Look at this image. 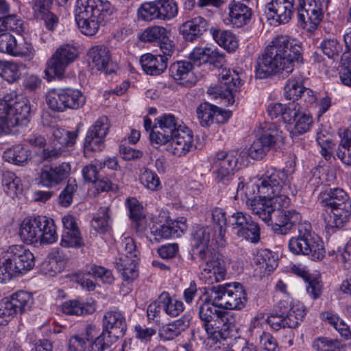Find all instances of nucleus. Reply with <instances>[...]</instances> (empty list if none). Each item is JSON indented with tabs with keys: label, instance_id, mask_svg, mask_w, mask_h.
<instances>
[{
	"label": "nucleus",
	"instance_id": "obj_19",
	"mask_svg": "<svg viewBox=\"0 0 351 351\" xmlns=\"http://www.w3.org/2000/svg\"><path fill=\"white\" fill-rule=\"evenodd\" d=\"M297 228L298 236L292 237L289 242V249L294 254H303L307 253L308 242L311 232V225L308 221L296 224L292 229Z\"/></svg>",
	"mask_w": 351,
	"mask_h": 351
},
{
	"label": "nucleus",
	"instance_id": "obj_48",
	"mask_svg": "<svg viewBox=\"0 0 351 351\" xmlns=\"http://www.w3.org/2000/svg\"><path fill=\"white\" fill-rule=\"evenodd\" d=\"M94 0H77L75 8V21L96 17Z\"/></svg>",
	"mask_w": 351,
	"mask_h": 351
},
{
	"label": "nucleus",
	"instance_id": "obj_34",
	"mask_svg": "<svg viewBox=\"0 0 351 351\" xmlns=\"http://www.w3.org/2000/svg\"><path fill=\"white\" fill-rule=\"evenodd\" d=\"M210 32L216 43L228 51H234L237 49L238 40L231 32L214 27H211Z\"/></svg>",
	"mask_w": 351,
	"mask_h": 351
},
{
	"label": "nucleus",
	"instance_id": "obj_54",
	"mask_svg": "<svg viewBox=\"0 0 351 351\" xmlns=\"http://www.w3.org/2000/svg\"><path fill=\"white\" fill-rule=\"evenodd\" d=\"M3 157L5 161L17 165H23L28 159L27 152L20 146L8 149Z\"/></svg>",
	"mask_w": 351,
	"mask_h": 351
},
{
	"label": "nucleus",
	"instance_id": "obj_35",
	"mask_svg": "<svg viewBox=\"0 0 351 351\" xmlns=\"http://www.w3.org/2000/svg\"><path fill=\"white\" fill-rule=\"evenodd\" d=\"M232 116V111H197V117L202 127L213 123H224Z\"/></svg>",
	"mask_w": 351,
	"mask_h": 351
},
{
	"label": "nucleus",
	"instance_id": "obj_6",
	"mask_svg": "<svg viewBox=\"0 0 351 351\" xmlns=\"http://www.w3.org/2000/svg\"><path fill=\"white\" fill-rule=\"evenodd\" d=\"M238 160L234 153L219 152L213 157L211 166L215 175V180L218 184L228 188L229 195H232L234 199L243 195L247 198L251 197V184H248L245 190L244 179L234 176L237 168Z\"/></svg>",
	"mask_w": 351,
	"mask_h": 351
},
{
	"label": "nucleus",
	"instance_id": "obj_52",
	"mask_svg": "<svg viewBox=\"0 0 351 351\" xmlns=\"http://www.w3.org/2000/svg\"><path fill=\"white\" fill-rule=\"evenodd\" d=\"M110 215L108 207H101L92 222L91 226L99 233H104L109 226Z\"/></svg>",
	"mask_w": 351,
	"mask_h": 351
},
{
	"label": "nucleus",
	"instance_id": "obj_53",
	"mask_svg": "<svg viewBox=\"0 0 351 351\" xmlns=\"http://www.w3.org/2000/svg\"><path fill=\"white\" fill-rule=\"evenodd\" d=\"M62 99L66 103L64 107L73 110L83 108L86 102V97L78 90H73L65 93V96L62 97Z\"/></svg>",
	"mask_w": 351,
	"mask_h": 351
},
{
	"label": "nucleus",
	"instance_id": "obj_42",
	"mask_svg": "<svg viewBox=\"0 0 351 351\" xmlns=\"http://www.w3.org/2000/svg\"><path fill=\"white\" fill-rule=\"evenodd\" d=\"M159 302L168 315L176 317L184 311L182 302L171 298L167 292L164 291L159 295Z\"/></svg>",
	"mask_w": 351,
	"mask_h": 351
},
{
	"label": "nucleus",
	"instance_id": "obj_43",
	"mask_svg": "<svg viewBox=\"0 0 351 351\" xmlns=\"http://www.w3.org/2000/svg\"><path fill=\"white\" fill-rule=\"evenodd\" d=\"M306 248L307 253L305 255H308L313 261H321L325 256V249L322 240L312 232Z\"/></svg>",
	"mask_w": 351,
	"mask_h": 351
},
{
	"label": "nucleus",
	"instance_id": "obj_14",
	"mask_svg": "<svg viewBox=\"0 0 351 351\" xmlns=\"http://www.w3.org/2000/svg\"><path fill=\"white\" fill-rule=\"evenodd\" d=\"M111 337L106 332H101L99 337L88 344L81 336L72 337L69 340V351H110L112 345Z\"/></svg>",
	"mask_w": 351,
	"mask_h": 351
},
{
	"label": "nucleus",
	"instance_id": "obj_47",
	"mask_svg": "<svg viewBox=\"0 0 351 351\" xmlns=\"http://www.w3.org/2000/svg\"><path fill=\"white\" fill-rule=\"evenodd\" d=\"M341 212L326 208L322 217L325 223L326 228H339L346 223L350 216L341 217Z\"/></svg>",
	"mask_w": 351,
	"mask_h": 351
},
{
	"label": "nucleus",
	"instance_id": "obj_8",
	"mask_svg": "<svg viewBox=\"0 0 351 351\" xmlns=\"http://www.w3.org/2000/svg\"><path fill=\"white\" fill-rule=\"evenodd\" d=\"M210 300L219 308L231 310L243 308L247 302L245 291L239 282L210 287Z\"/></svg>",
	"mask_w": 351,
	"mask_h": 351
},
{
	"label": "nucleus",
	"instance_id": "obj_58",
	"mask_svg": "<svg viewBox=\"0 0 351 351\" xmlns=\"http://www.w3.org/2000/svg\"><path fill=\"white\" fill-rule=\"evenodd\" d=\"M138 14L140 19L145 21L159 20L156 1L142 4L138 10Z\"/></svg>",
	"mask_w": 351,
	"mask_h": 351
},
{
	"label": "nucleus",
	"instance_id": "obj_39",
	"mask_svg": "<svg viewBox=\"0 0 351 351\" xmlns=\"http://www.w3.org/2000/svg\"><path fill=\"white\" fill-rule=\"evenodd\" d=\"M64 313L70 315H84L91 314L95 311V306L90 303L80 302L76 300L64 302L62 305Z\"/></svg>",
	"mask_w": 351,
	"mask_h": 351
},
{
	"label": "nucleus",
	"instance_id": "obj_51",
	"mask_svg": "<svg viewBox=\"0 0 351 351\" xmlns=\"http://www.w3.org/2000/svg\"><path fill=\"white\" fill-rule=\"evenodd\" d=\"M60 245L63 247L80 248L84 245L79 229L73 231L63 230Z\"/></svg>",
	"mask_w": 351,
	"mask_h": 351
},
{
	"label": "nucleus",
	"instance_id": "obj_24",
	"mask_svg": "<svg viewBox=\"0 0 351 351\" xmlns=\"http://www.w3.org/2000/svg\"><path fill=\"white\" fill-rule=\"evenodd\" d=\"M87 56L88 60L97 70L110 73L108 66L111 63V53L109 49L104 45H96L91 47Z\"/></svg>",
	"mask_w": 351,
	"mask_h": 351
},
{
	"label": "nucleus",
	"instance_id": "obj_50",
	"mask_svg": "<svg viewBox=\"0 0 351 351\" xmlns=\"http://www.w3.org/2000/svg\"><path fill=\"white\" fill-rule=\"evenodd\" d=\"M169 34V32L165 27L154 25L145 29L141 34L140 39L143 42L159 43Z\"/></svg>",
	"mask_w": 351,
	"mask_h": 351
},
{
	"label": "nucleus",
	"instance_id": "obj_64",
	"mask_svg": "<svg viewBox=\"0 0 351 351\" xmlns=\"http://www.w3.org/2000/svg\"><path fill=\"white\" fill-rule=\"evenodd\" d=\"M104 138L87 133L84 145L85 152L101 151L105 146Z\"/></svg>",
	"mask_w": 351,
	"mask_h": 351
},
{
	"label": "nucleus",
	"instance_id": "obj_49",
	"mask_svg": "<svg viewBox=\"0 0 351 351\" xmlns=\"http://www.w3.org/2000/svg\"><path fill=\"white\" fill-rule=\"evenodd\" d=\"M2 185L4 191L8 195L14 196L22 191L21 180L11 171H6L3 173Z\"/></svg>",
	"mask_w": 351,
	"mask_h": 351
},
{
	"label": "nucleus",
	"instance_id": "obj_63",
	"mask_svg": "<svg viewBox=\"0 0 351 351\" xmlns=\"http://www.w3.org/2000/svg\"><path fill=\"white\" fill-rule=\"evenodd\" d=\"M16 39L10 32L0 34V52L12 56Z\"/></svg>",
	"mask_w": 351,
	"mask_h": 351
},
{
	"label": "nucleus",
	"instance_id": "obj_56",
	"mask_svg": "<svg viewBox=\"0 0 351 351\" xmlns=\"http://www.w3.org/2000/svg\"><path fill=\"white\" fill-rule=\"evenodd\" d=\"M103 21L97 17H91L84 19L80 21H76V23L81 32L86 36L95 35L99 29V25Z\"/></svg>",
	"mask_w": 351,
	"mask_h": 351
},
{
	"label": "nucleus",
	"instance_id": "obj_27",
	"mask_svg": "<svg viewBox=\"0 0 351 351\" xmlns=\"http://www.w3.org/2000/svg\"><path fill=\"white\" fill-rule=\"evenodd\" d=\"M140 63L143 71L149 75H159L167 68L168 62L165 57L160 54L154 55L148 53L141 56Z\"/></svg>",
	"mask_w": 351,
	"mask_h": 351
},
{
	"label": "nucleus",
	"instance_id": "obj_7",
	"mask_svg": "<svg viewBox=\"0 0 351 351\" xmlns=\"http://www.w3.org/2000/svg\"><path fill=\"white\" fill-rule=\"evenodd\" d=\"M19 235L27 243H52L58 238L53 219L45 216L25 218L21 223Z\"/></svg>",
	"mask_w": 351,
	"mask_h": 351
},
{
	"label": "nucleus",
	"instance_id": "obj_2",
	"mask_svg": "<svg viewBox=\"0 0 351 351\" xmlns=\"http://www.w3.org/2000/svg\"><path fill=\"white\" fill-rule=\"evenodd\" d=\"M302 51L297 40L285 36L276 37L257 59L256 77L264 79L282 72L291 73L295 63L302 62Z\"/></svg>",
	"mask_w": 351,
	"mask_h": 351
},
{
	"label": "nucleus",
	"instance_id": "obj_3",
	"mask_svg": "<svg viewBox=\"0 0 351 351\" xmlns=\"http://www.w3.org/2000/svg\"><path fill=\"white\" fill-rule=\"evenodd\" d=\"M193 132L181 120L171 113H165L154 121V129L149 133L152 145L158 147L167 145V150L181 157L190 152L193 146Z\"/></svg>",
	"mask_w": 351,
	"mask_h": 351
},
{
	"label": "nucleus",
	"instance_id": "obj_61",
	"mask_svg": "<svg viewBox=\"0 0 351 351\" xmlns=\"http://www.w3.org/2000/svg\"><path fill=\"white\" fill-rule=\"evenodd\" d=\"M141 184L152 191L158 190L160 186V182L158 176L154 172L145 169L140 176Z\"/></svg>",
	"mask_w": 351,
	"mask_h": 351
},
{
	"label": "nucleus",
	"instance_id": "obj_32",
	"mask_svg": "<svg viewBox=\"0 0 351 351\" xmlns=\"http://www.w3.org/2000/svg\"><path fill=\"white\" fill-rule=\"evenodd\" d=\"M298 16L301 26L309 32H313L317 29L318 25L322 21L324 12L323 11L315 12L311 10L304 8H298Z\"/></svg>",
	"mask_w": 351,
	"mask_h": 351
},
{
	"label": "nucleus",
	"instance_id": "obj_46",
	"mask_svg": "<svg viewBox=\"0 0 351 351\" xmlns=\"http://www.w3.org/2000/svg\"><path fill=\"white\" fill-rule=\"evenodd\" d=\"M78 129L76 131L71 132L67 131L64 128L55 127L53 128L52 135L53 139L59 143L62 147H72L75 143V140L77 136Z\"/></svg>",
	"mask_w": 351,
	"mask_h": 351
},
{
	"label": "nucleus",
	"instance_id": "obj_26",
	"mask_svg": "<svg viewBox=\"0 0 351 351\" xmlns=\"http://www.w3.org/2000/svg\"><path fill=\"white\" fill-rule=\"evenodd\" d=\"M267 8L269 12L274 14L273 19L279 23H287L294 12V0H271Z\"/></svg>",
	"mask_w": 351,
	"mask_h": 351
},
{
	"label": "nucleus",
	"instance_id": "obj_38",
	"mask_svg": "<svg viewBox=\"0 0 351 351\" xmlns=\"http://www.w3.org/2000/svg\"><path fill=\"white\" fill-rule=\"evenodd\" d=\"M136 263V258H129L127 256H120L116 262V267L125 281H132L138 276Z\"/></svg>",
	"mask_w": 351,
	"mask_h": 351
},
{
	"label": "nucleus",
	"instance_id": "obj_15",
	"mask_svg": "<svg viewBox=\"0 0 351 351\" xmlns=\"http://www.w3.org/2000/svg\"><path fill=\"white\" fill-rule=\"evenodd\" d=\"M103 332L115 339L122 337L126 331L127 325L123 315L118 311H109L103 317Z\"/></svg>",
	"mask_w": 351,
	"mask_h": 351
},
{
	"label": "nucleus",
	"instance_id": "obj_28",
	"mask_svg": "<svg viewBox=\"0 0 351 351\" xmlns=\"http://www.w3.org/2000/svg\"><path fill=\"white\" fill-rule=\"evenodd\" d=\"M30 111H0V134L16 125H26Z\"/></svg>",
	"mask_w": 351,
	"mask_h": 351
},
{
	"label": "nucleus",
	"instance_id": "obj_4",
	"mask_svg": "<svg viewBox=\"0 0 351 351\" xmlns=\"http://www.w3.org/2000/svg\"><path fill=\"white\" fill-rule=\"evenodd\" d=\"M193 254L205 263L206 282L212 285L225 278L226 269L223 261L213 252L214 247H223L217 241V232L209 226H197L191 233Z\"/></svg>",
	"mask_w": 351,
	"mask_h": 351
},
{
	"label": "nucleus",
	"instance_id": "obj_10",
	"mask_svg": "<svg viewBox=\"0 0 351 351\" xmlns=\"http://www.w3.org/2000/svg\"><path fill=\"white\" fill-rule=\"evenodd\" d=\"M78 56L76 47L71 45H63L58 48L48 62L47 73L60 77L66 67L73 62Z\"/></svg>",
	"mask_w": 351,
	"mask_h": 351
},
{
	"label": "nucleus",
	"instance_id": "obj_62",
	"mask_svg": "<svg viewBox=\"0 0 351 351\" xmlns=\"http://www.w3.org/2000/svg\"><path fill=\"white\" fill-rule=\"evenodd\" d=\"M110 123L108 118L106 116L99 117L93 125H92L87 133L97 135L99 137H106L108 132Z\"/></svg>",
	"mask_w": 351,
	"mask_h": 351
},
{
	"label": "nucleus",
	"instance_id": "obj_12",
	"mask_svg": "<svg viewBox=\"0 0 351 351\" xmlns=\"http://www.w3.org/2000/svg\"><path fill=\"white\" fill-rule=\"evenodd\" d=\"M322 206L341 212V217L350 216L351 202L348 194L341 189H329L322 195Z\"/></svg>",
	"mask_w": 351,
	"mask_h": 351
},
{
	"label": "nucleus",
	"instance_id": "obj_18",
	"mask_svg": "<svg viewBox=\"0 0 351 351\" xmlns=\"http://www.w3.org/2000/svg\"><path fill=\"white\" fill-rule=\"evenodd\" d=\"M281 112L283 121L289 125H293L291 132L296 135L306 132L313 123L312 117L305 111H281Z\"/></svg>",
	"mask_w": 351,
	"mask_h": 351
},
{
	"label": "nucleus",
	"instance_id": "obj_9",
	"mask_svg": "<svg viewBox=\"0 0 351 351\" xmlns=\"http://www.w3.org/2000/svg\"><path fill=\"white\" fill-rule=\"evenodd\" d=\"M228 223L234 234L253 243L260 241V228L252 217L237 212L230 217Z\"/></svg>",
	"mask_w": 351,
	"mask_h": 351
},
{
	"label": "nucleus",
	"instance_id": "obj_36",
	"mask_svg": "<svg viewBox=\"0 0 351 351\" xmlns=\"http://www.w3.org/2000/svg\"><path fill=\"white\" fill-rule=\"evenodd\" d=\"M211 220L217 232V241L221 245L226 244L227 218L225 210L219 207H215L210 210Z\"/></svg>",
	"mask_w": 351,
	"mask_h": 351
},
{
	"label": "nucleus",
	"instance_id": "obj_25",
	"mask_svg": "<svg viewBox=\"0 0 351 351\" xmlns=\"http://www.w3.org/2000/svg\"><path fill=\"white\" fill-rule=\"evenodd\" d=\"M186 229V219L181 217L180 220L174 221L168 225L153 226L151 232L154 237V239L156 241H160L162 239L178 237L180 236L178 231L184 233Z\"/></svg>",
	"mask_w": 351,
	"mask_h": 351
},
{
	"label": "nucleus",
	"instance_id": "obj_45",
	"mask_svg": "<svg viewBox=\"0 0 351 351\" xmlns=\"http://www.w3.org/2000/svg\"><path fill=\"white\" fill-rule=\"evenodd\" d=\"M22 67L13 62H0V75L10 83L14 82L21 77Z\"/></svg>",
	"mask_w": 351,
	"mask_h": 351
},
{
	"label": "nucleus",
	"instance_id": "obj_55",
	"mask_svg": "<svg viewBox=\"0 0 351 351\" xmlns=\"http://www.w3.org/2000/svg\"><path fill=\"white\" fill-rule=\"evenodd\" d=\"M77 184L75 180L69 179L66 186L61 191L58 197V203L62 206L68 207L72 202L73 197L77 192Z\"/></svg>",
	"mask_w": 351,
	"mask_h": 351
},
{
	"label": "nucleus",
	"instance_id": "obj_21",
	"mask_svg": "<svg viewBox=\"0 0 351 351\" xmlns=\"http://www.w3.org/2000/svg\"><path fill=\"white\" fill-rule=\"evenodd\" d=\"M53 0H32V7L34 16L37 19L44 20L46 27L53 30L57 25L58 18L51 12Z\"/></svg>",
	"mask_w": 351,
	"mask_h": 351
},
{
	"label": "nucleus",
	"instance_id": "obj_29",
	"mask_svg": "<svg viewBox=\"0 0 351 351\" xmlns=\"http://www.w3.org/2000/svg\"><path fill=\"white\" fill-rule=\"evenodd\" d=\"M258 194L259 199H254L251 203L252 213L258 216L267 225L271 226L274 223L275 206L271 203L269 197H261Z\"/></svg>",
	"mask_w": 351,
	"mask_h": 351
},
{
	"label": "nucleus",
	"instance_id": "obj_57",
	"mask_svg": "<svg viewBox=\"0 0 351 351\" xmlns=\"http://www.w3.org/2000/svg\"><path fill=\"white\" fill-rule=\"evenodd\" d=\"M304 88L305 87L299 81L295 79L289 80L284 88L286 99L295 102Z\"/></svg>",
	"mask_w": 351,
	"mask_h": 351
},
{
	"label": "nucleus",
	"instance_id": "obj_16",
	"mask_svg": "<svg viewBox=\"0 0 351 351\" xmlns=\"http://www.w3.org/2000/svg\"><path fill=\"white\" fill-rule=\"evenodd\" d=\"M256 135L269 149H276L285 143L283 132L273 123L265 122L261 124Z\"/></svg>",
	"mask_w": 351,
	"mask_h": 351
},
{
	"label": "nucleus",
	"instance_id": "obj_20",
	"mask_svg": "<svg viewBox=\"0 0 351 351\" xmlns=\"http://www.w3.org/2000/svg\"><path fill=\"white\" fill-rule=\"evenodd\" d=\"M221 78L220 86L213 90L209 88L208 93L215 94L216 97H220L225 104L231 105L234 102L233 91H236L239 88L241 80L239 77L235 79L230 75H223Z\"/></svg>",
	"mask_w": 351,
	"mask_h": 351
},
{
	"label": "nucleus",
	"instance_id": "obj_11",
	"mask_svg": "<svg viewBox=\"0 0 351 351\" xmlns=\"http://www.w3.org/2000/svg\"><path fill=\"white\" fill-rule=\"evenodd\" d=\"M71 170V165L68 162L55 166L45 165L38 173V184L49 189L55 187L69 176Z\"/></svg>",
	"mask_w": 351,
	"mask_h": 351
},
{
	"label": "nucleus",
	"instance_id": "obj_30",
	"mask_svg": "<svg viewBox=\"0 0 351 351\" xmlns=\"http://www.w3.org/2000/svg\"><path fill=\"white\" fill-rule=\"evenodd\" d=\"M316 101V97L312 90L304 88L302 93L295 101V102H289V104H282L276 103L271 104L270 110H301L311 108V105Z\"/></svg>",
	"mask_w": 351,
	"mask_h": 351
},
{
	"label": "nucleus",
	"instance_id": "obj_31",
	"mask_svg": "<svg viewBox=\"0 0 351 351\" xmlns=\"http://www.w3.org/2000/svg\"><path fill=\"white\" fill-rule=\"evenodd\" d=\"M6 302L16 314L23 313L30 310L34 304V298L28 292L19 291L13 293Z\"/></svg>",
	"mask_w": 351,
	"mask_h": 351
},
{
	"label": "nucleus",
	"instance_id": "obj_5",
	"mask_svg": "<svg viewBox=\"0 0 351 351\" xmlns=\"http://www.w3.org/2000/svg\"><path fill=\"white\" fill-rule=\"evenodd\" d=\"M210 300V288L206 291L204 298L199 306V317L204 322L203 326L207 339L213 343L226 340L237 329V315L234 313L219 310Z\"/></svg>",
	"mask_w": 351,
	"mask_h": 351
},
{
	"label": "nucleus",
	"instance_id": "obj_40",
	"mask_svg": "<svg viewBox=\"0 0 351 351\" xmlns=\"http://www.w3.org/2000/svg\"><path fill=\"white\" fill-rule=\"evenodd\" d=\"M340 137L337 156L343 164L351 166V127L344 130Z\"/></svg>",
	"mask_w": 351,
	"mask_h": 351
},
{
	"label": "nucleus",
	"instance_id": "obj_37",
	"mask_svg": "<svg viewBox=\"0 0 351 351\" xmlns=\"http://www.w3.org/2000/svg\"><path fill=\"white\" fill-rule=\"evenodd\" d=\"M127 204L130 210V217L133 220V226L136 232H144L147 228V221L142 213V208L138 201L135 198L128 199Z\"/></svg>",
	"mask_w": 351,
	"mask_h": 351
},
{
	"label": "nucleus",
	"instance_id": "obj_17",
	"mask_svg": "<svg viewBox=\"0 0 351 351\" xmlns=\"http://www.w3.org/2000/svg\"><path fill=\"white\" fill-rule=\"evenodd\" d=\"M193 65L189 61H178L169 66V75L178 84L191 87L196 82L193 72Z\"/></svg>",
	"mask_w": 351,
	"mask_h": 351
},
{
	"label": "nucleus",
	"instance_id": "obj_44",
	"mask_svg": "<svg viewBox=\"0 0 351 351\" xmlns=\"http://www.w3.org/2000/svg\"><path fill=\"white\" fill-rule=\"evenodd\" d=\"M159 20L168 21L174 18L178 12V6L174 0H156Z\"/></svg>",
	"mask_w": 351,
	"mask_h": 351
},
{
	"label": "nucleus",
	"instance_id": "obj_1",
	"mask_svg": "<svg viewBox=\"0 0 351 351\" xmlns=\"http://www.w3.org/2000/svg\"><path fill=\"white\" fill-rule=\"evenodd\" d=\"M291 178L285 171L271 168L262 176L258 184H251L253 190L251 196L254 195L256 189L257 193H260L261 197H269L271 203L275 206L273 231L278 234H288L302 220L300 213L295 210L281 209L289 205V195H294Z\"/></svg>",
	"mask_w": 351,
	"mask_h": 351
},
{
	"label": "nucleus",
	"instance_id": "obj_41",
	"mask_svg": "<svg viewBox=\"0 0 351 351\" xmlns=\"http://www.w3.org/2000/svg\"><path fill=\"white\" fill-rule=\"evenodd\" d=\"M254 262L261 270H264V274H269L278 266L277 258L268 250H263L258 252L254 258Z\"/></svg>",
	"mask_w": 351,
	"mask_h": 351
},
{
	"label": "nucleus",
	"instance_id": "obj_22",
	"mask_svg": "<svg viewBox=\"0 0 351 351\" xmlns=\"http://www.w3.org/2000/svg\"><path fill=\"white\" fill-rule=\"evenodd\" d=\"M229 21L236 27H242L250 23L252 12L251 8L239 1H232L228 5Z\"/></svg>",
	"mask_w": 351,
	"mask_h": 351
},
{
	"label": "nucleus",
	"instance_id": "obj_59",
	"mask_svg": "<svg viewBox=\"0 0 351 351\" xmlns=\"http://www.w3.org/2000/svg\"><path fill=\"white\" fill-rule=\"evenodd\" d=\"M341 61L339 79L343 85L351 87V56L344 52L341 56Z\"/></svg>",
	"mask_w": 351,
	"mask_h": 351
},
{
	"label": "nucleus",
	"instance_id": "obj_23",
	"mask_svg": "<svg viewBox=\"0 0 351 351\" xmlns=\"http://www.w3.org/2000/svg\"><path fill=\"white\" fill-rule=\"evenodd\" d=\"M208 29L207 21L201 16H197L184 22L180 32L186 41L193 42L203 35Z\"/></svg>",
	"mask_w": 351,
	"mask_h": 351
},
{
	"label": "nucleus",
	"instance_id": "obj_13",
	"mask_svg": "<svg viewBox=\"0 0 351 351\" xmlns=\"http://www.w3.org/2000/svg\"><path fill=\"white\" fill-rule=\"evenodd\" d=\"M15 272L19 274H24L31 270L34 265V254L22 245L10 246L5 254Z\"/></svg>",
	"mask_w": 351,
	"mask_h": 351
},
{
	"label": "nucleus",
	"instance_id": "obj_60",
	"mask_svg": "<svg viewBox=\"0 0 351 351\" xmlns=\"http://www.w3.org/2000/svg\"><path fill=\"white\" fill-rule=\"evenodd\" d=\"M289 321H286V317L284 315H280L274 313H271L267 318V322L271 328L275 330H278L280 328L285 327L295 328V323L293 320L289 318Z\"/></svg>",
	"mask_w": 351,
	"mask_h": 351
},
{
	"label": "nucleus",
	"instance_id": "obj_33",
	"mask_svg": "<svg viewBox=\"0 0 351 351\" xmlns=\"http://www.w3.org/2000/svg\"><path fill=\"white\" fill-rule=\"evenodd\" d=\"M189 326V319H179L162 326L159 330V336L165 341L172 340L186 330Z\"/></svg>",
	"mask_w": 351,
	"mask_h": 351
}]
</instances>
